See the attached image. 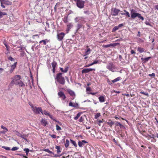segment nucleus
I'll return each mask as SVG.
<instances>
[{
  "mask_svg": "<svg viewBox=\"0 0 158 158\" xmlns=\"http://www.w3.org/2000/svg\"><path fill=\"white\" fill-rule=\"evenodd\" d=\"M19 149V148L18 147H15L12 148L11 149L12 151H15Z\"/></svg>",
  "mask_w": 158,
  "mask_h": 158,
  "instance_id": "obj_46",
  "label": "nucleus"
},
{
  "mask_svg": "<svg viewBox=\"0 0 158 158\" xmlns=\"http://www.w3.org/2000/svg\"><path fill=\"white\" fill-rule=\"evenodd\" d=\"M73 25L71 24V23H69L67 25V30L68 31H69V30L72 28L73 27Z\"/></svg>",
  "mask_w": 158,
  "mask_h": 158,
  "instance_id": "obj_27",
  "label": "nucleus"
},
{
  "mask_svg": "<svg viewBox=\"0 0 158 158\" xmlns=\"http://www.w3.org/2000/svg\"><path fill=\"white\" fill-rule=\"evenodd\" d=\"M69 106L75 107L77 108H78V104L77 103H73L72 102H70L69 103Z\"/></svg>",
  "mask_w": 158,
  "mask_h": 158,
  "instance_id": "obj_16",
  "label": "nucleus"
},
{
  "mask_svg": "<svg viewBox=\"0 0 158 158\" xmlns=\"http://www.w3.org/2000/svg\"><path fill=\"white\" fill-rule=\"evenodd\" d=\"M68 15H67V16H65L63 18V21L64 22L66 23L68 22Z\"/></svg>",
  "mask_w": 158,
  "mask_h": 158,
  "instance_id": "obj_32",
  "label": "nucleus"
},
{
  "mask_svg": "<svg viewBox=\"0 0 158 158\" xmlns=\"http://www.w3.org/2000/svg\"><path fill=\"white\" fill-rule=\"evenodd\" d=\"M116 125L117 126H119L120 128H123L124 126L118 122H117L116 123Z\"/></svg>",
  "mask_w": 158,
  "mask_h": 158,
  "instance_id": "obj_26",
  "label": "nucleus"
},
{
  "mask_svg": "<svg viewBox=\"0 0 158 158\" xmlns=\"http://www.w3.org/2000/svg\"><path fill=\"white\" fill-rule=\"evenodd\" d=\"M41 124L43 126H45L48 124L47 121L44 119L42 118L41 121Z\"/></svg>",
  "mask_w": 158,
  "mask_h": 158,
  "instance_id": "obj_20",
  "label": "nucleus"
},
{
  "mask_svg": "<svg viewBox=\"0 0 158 158\" xmlns=\"http://www.w3.org/2000/svg\"><path fill=\"white\" fill-rule=\"evenodd\" d=\"M70 141L71 143L72 144L75 148H76L77 147V145L75 141L70 139Z\"/></svg>",
  "mask_w": 158,
  "mask_h": 158,
  "instance_id": "obj_25",
  "label": "nucleus"
},
{
  "mask_svg": "<svg viewBox=\"0 0 158 158\" xmlns=\"http://www.w3.org/2000/svg\"><path fill=\"white\" fill-rule=\"evenodd\" d=\"M138 51L142 53L144 51V49L142 48L139 47L138 48Z\"/></svg>",
  "mask_w": 158,
  "mask_h": 158,
  "instance_id": "obj_35",
  "label": "nucleus"
},
{
  "mask_svg": "<svg viewBox=\"0 0 158 158\" xmlns=\"http://www.w3.org/2000/svg\"><path fill=\"white\" fill-rule=\"evenodd\" d=\"M110 121L107 122V123L108 125L110 127H112V125L114 124V122L110 121Z\"/></svg>",
  "mask_w": 158,
  "mask_h": 158,
  "instance_id": "obj_29",
  "label": "nucleus"
},
{
  "mask_svg": "<svg viewBox=\"0 0 158 158\" xmlns=\"http://www.w3.org/2000/svg\"><path fill=\"white\" fill-rule=\"evenodd\" d=\"M56 129L57 130H61V128L58 125H56Z\"/></svg>",
  "mask_w": 158,
  "mask_h": 158,
  "instance_id": "obj_47",
  "label": "nucleus"
},
{
  "mask_svg": "<svg viewBox=\"0 0 158 158\" xmlns=\"http://www.w3.org/2000/svg\"><path fill=\"white\" fill-rule=\"evenodd\" d=\"M65 35V34L63 32H61L58 34H57V39L59 41H61L63 39Z\"/></svg>",
  "mask_w": 158,
  "mask_h": 158,
  "instance_id": "obj_10",
  "label": "nucleus"
},
{
  "mask_svg": "<svg viewBox=\"0 0 158 158\" xmlns=\"http://www.w3.org/2000/svg\"><path fill=\"white\" fill-rule=\"evenodd\" d=\"M119 43H114V44H110L106 45H103L102 46L103 47L105 48H107L110 47H115L117 46L118 44H119Z\"/></svg>",
  "mask_w": 158,
  "mask_h": 158,
  "instance_id": "obj_13",
  "label": "nucleus"
},
{
  "mask_svg": "<svg viewBox=\"0 0 158 158\" xmlns=\"http://www.w3.org/2000/svg\"><path fill=\"white\" fill-rule=\"evenodd\" d=\"M55 148L57 149V152L58 154H59L61 152L60 148L59 146H56Z\"/></svg>",
  "mask_w": 158,
  "mask_h": 158,
  "instance_id": "obj_23",
  "label": "nucleus"
},
{
  "mask_svg": "<svg viewBox=\"0 0 158 158\" xmlns=\"http://www.w3.org/2000/svg\"><path fill=\"white\" fill-rule=\"evenodd\" d=\"M91 90V89L90 87H88L86 88V91H90Z\"/></svg>",
  "mask_w": 158,
  "mask_h": 158,
  "instance_id": "obj_54",
  "label": "nucleus"
},
{
  "mask_svg": "<svg viewBox=\"0 0 158 158\" xmlns=\"http://www.w3.org/2000/svg\"><path fill=\"white\" fill-rule=\"evenodd\" d=\"M84 13L85 14H89V12L88 10L85 11H84Z\"/></svg>",
  "mask_w": 158,
  "mask_h": 158,
  "instance_id": "obj_64",
  "label": "nucleus"
},
{
  "mask_svg": "<svg viewBox=\"0 0 158 158\" xmlns=\"http://www.w3.org/2000/svg\"><path fill=\"white\" fill-rule=\"evenodd\" d=\"M67 92L72 97V98H71V100H73L75 98L76 96L74 92L70 89H68Z\"/></svg>",
  "mask_w": 158,
  "mask_h": 158,
  "instance_id": "obj_8",
  "label": "nucleus"
},
{
  "mask_svg": "<svg viewBox=\"0 0 158 158\" xmlns=\"http://www.w3.org/2000/svg\"><path fill=\"white\" fill-rule=\"evenodd\" d=\"M2 148L5 149L6 150H10V148L9 147H6V146H2Z\"/></svg>",
  "mask_w": 158,
  "mask_h": 158,
  "instance_id": "obj_42",
  "label": "nucleus"
},
{
  "mask_svg": "<svg viewBox=\"0 0 158 158\" xmlns=\"http://www.w3.org/2000/svg\"><path fill=\"white\" fill-rule=\"evenodd\" d=\"M43 114H44L48 116L49 117L52 119H53L52 118V115H50L49 113L46 110H44L43 112Z\"/></svg>",
  "mask_w": 158,
  "mask_h": 158,
  "instance_id": "obj_18",
  "label": "nucleus"
},
{
  "mask_svg": "<svg viewBox=\"0 0 158 158\" xmlns=\"http://www.w3.org/2000/svg\"><path fill=\"white\" fill-rule=\"evenodd\" d=\"M86 47L87 48V50L85 51L84 55H83L84 56H86L89 54L90 53L91 49L90 48H88L89 46H87Z\"/></svg>",
  "mask_w": 158,
  "mask_h": 158,
  "instance_id": "obj_17",
  "label": "nucleus"
},
{
  "mask_svg": "<svg viewBox=\"0 0 158 158\" xmlns=\"http://www.w3.org/2000/svg\"><path fill=\"white\" fill-rule=\"evenodd\" d=\"M155 74L154 73H153L151 74H149V76H152L154 77H155Z\"/></svg>",
  "mask_w": 158,
  "mask_h": 158,
  "instance_id": "obj_58",
  "label": "nucleus"
},
{
  "mask_svg": "<svg viewBox=\"0 0 158 158\" xmlns=\"http://www.w3.org/2000/svg\"><path fill=\"white\" fill-rule=\"evenodd\" d=\"M122 79L121 77H118L117 78L114 79L113 80H112L111 81L113 83L118 81L119 80H120Z\"/></svg>",
  "mask_w": 158,
  "mask_h": 158,
  "instance_id": "obj_21",
  "label": "nucleus"
},
{
  "mask_svg": "<svg viewBox=\"0 0 158 158\" xmlns=\"http://www.w3.org/2000/svg\"><path fill=\"white\" fill-rule=\"evenodd\" d=\"M82 25L81 24H77V31H79V29L82 27Z\"/></svg>",
  "mask_w": 158,
  "mask_h": 158,
  "instance_id": "obj_38",
  "label": "nucleus"
},
{
  "mask_svg": "<svg viewBox=\"0 0 158 158\" xmlns=\"http://www.w3.org/2000/svg\"><path fill=\"white\" fill-rule=\"evenodd\" d=\"M119 29L118 26L114 27L112 29V32H114Z\"/></svg>",
  "mask_w": 158,
  "mask_h": 158,
  "instance_id": "obj_40",
  "label": "nucleus"
},
{
  "mask_svg": "<svg viewBox=\"0 0 158 158\" xmlns=\"http://www.w3.org/2000/svg\"><path fill=\"white\" fill-rule=\"evenodd\" d=\"M7 14L6 12H2L0 10V18L2 17L3 16L6 15Z\"/></svg>",
  "mask_w": 158,
  "mask_h": 158,
  "instance_id": "obj_33",
  "label": "nucleus"
},
{
  "mask_svg": "<svg viewBox=\"0 0 158 158\" xmlns=\"http://www.w3.org/2000/svg\"><path fill=\"white\" fill-rule=\"evenodd\" d=\"M148 137H149L150 138L154 139L155 137V136L154 134H152L151 135H148Z\"/></svg>",
  "mask_w": 158,
  "mask_h": 158,
  "instance_id": "obj_50",
  "label": "nucleus"
},
{
  "mask_svg": "<svg viewBox=\"0 0 158 158\" xmlns=\"http://www.w3.org/2000/svg\"><path fill=\"white\" fill-rule=\"evenodd\" d=\"M84 121V118L82 117H81L79 119V121L80 122H82Z\"/></svg>",
  "mask_w": 158,
  "mask_h": 158,
  "instance_id": "obj_51",
  "label": "nucleus"
},
{
  "mask_svg": "<svg viewBox=\"0 0 158 158\" xmlns=\"http://www.w3.org/2000/svg\"><path fill=\"white\" fill-rule=\"evenodd\" d=\"M140 133L143 136L146 138L148 137V134L146 133L145 131H143V132H141Z\"/></svg>",
  "mask_w": 158,
  "mask_h": 158,
  "instance_id": "obj_31",
  "label": "nucleus"
},
{
  "mask_svg": "<svg viewBox=\"0 0 158 158\" xmlns=\"http://www.w3.org/2000/svg\"><path fill=\"white\" fill-rule=\"evenodd\" d=\"M140 93L141 94H142L144 95H148V93H145V92H144L143 91H141L140 92Z\"/></svg>",
  "mask_w": 158,
  "mask_h": 158,
  "instance_id": "obj_55",
  "label": "nucleus"
},
{
  "mask_svg": "<svg viewBox=\"0 0 158 158\" xmlns=\"http://www.w3.org/2000/svg\"><path fill=\"white\" fill-rule=\"evenodd\" d=\"M7 131H6L5 130H4V131H1L0 133H2L3 134H5L6 132H7Z\"/></svg>",
  "mask_w": 158,
  "mask_h": 158,
  "instance_id": "obj_62",
  "label": "nucleus"
},
{
  "mask_svg": "<svg viewBox=\"0 0 158 158\" xmlns=\"http://www.w3.org/2000/svg\"><path fill=\"white\" fill-rule=\"evenodd\" d=\"M81 114V113L80 112L78 113L77 115V116L74 117V119L75 120H77L79 117L80 116Z\"/></svg>",
  "mask_w": 158,
  "mask_h": 158,
  "instance_id": "obj_36",
  "label": "nucleus"
},
{
  "mask_svg": "<svg viewBox=\"0 0 158 158\" xmlns=\"http://www.w3.org/2000/svg\"><path fill=\"white\" fill-rule=\"evenodd\" d=\"M58 95L60 98H62V100H64L66 98V97L62 91H60L58 93Z\"/></svg>",
  "mask_w": 158,
  "mask_h": 158,
  "instance_id": "obj_11",
  "label": "nucleus"
},
{
  "mask_svg": "<svg viewBox=\"0 0 158 158\" xmlns=\"http://www.w3.org/2000/svg\"><path fill=\"white\" fill-rule=\"evenodd\" d=\"M98 60H94L93 62L92 63L93 65L95 64L98 63Z\"/></svg>",
  "mask_w": 158,
  "mask_h": 158,
  "instance_id": "obj_57",
  "label": "nucleus"
},
{
  "mask_svg": "<svg viewBox=\"0 0 158 158\" xmlns=\"http://www.w3.org/2000/svg\"><path fill=\"white\" fill-rule=\"evenodd\" d=\"M122 12V11H120V10L116 8H114L112 9L111 14L112 16H115L118 15V14L119 12Z\"/></svg>",
  "mask_w": 158,
  "mask_h": 158,
  "instance_id": "obj_7",
  "label": "nucleus"
},
{
  "mask_svg": "<svg viewBox=\"0 0 158 158\" xmlns=\"http://www.w3.org/2000/svg\"><path fill=\"white\" fill-rule=\"evenodd\" d=\"M21 77L20 75H16L11 78L12 81L10 84H15L16 85H19V87H23L25 86L24 82L20 80Z\"/></svg>",
  "mask_w": 158,
  "mask_h": 158,
  "instance_id": "obj_1",
  "label": "nucleus"
},
{
  "mask_svg": "<svg viewBox=\"0 0 158 158\" xmlns=\"http://www.w3.org/2000/svg\"><path fill=\"white\" fill-rule=\"evenodd\" d=\"M27 136L26 135H25V134L22 135L21 134L20 137H21V138L24 139L25 138V137H27Z\"/></svg>",
  "mask_w": 158,
  "mask_h": 158,
  "instance_id": "obj_44",
  "label": "nucleus"
},
{
  "mask_svg": "<svg viewBox=\"0 0 158 158\" xmlns=\"http://www.w3.org/2000/svg\"><path fill=\"white\" fill-rule=\"evenodd\" d=\"M107 82L109 84L111 85L112 84V83L111 82V81H110V80L109 79H108L107 80Z\"/></svg>",
  "mask_w": 158,
  "mask_h": 158,
  "instance_id": "obj_61",
  "label": "nucleus"
},
{
  "mask_svg": "<svg viewBox=\"0 0 158 158\" xmlns=\"http://www.w3.org/2000/svg\"><path fill=\"white\" fill-rule=\"evenodd\" d=\"M69 142L68 139H66V143H65L64 145L66 148H67L69 146Z\"/></svg>",
  "mask_w": 158,
  "mask_h": 158,
  "instance_id": "obj_28",
  "label": "nucleus"
},
{
  "mask_svg": "<svg viewBox=\"0 0 158 158\" xmlns=\"http://www.w3.org/2000/svg\"><path fill=\"white\" fill-rule=\"evenodd\" d=\"M131 54H135V52L133 50H131Z\"/></svg>",
  "mask_w": 158,
  "mask_h": 158,
  "instance_id": "obj_63",
  "label": "nucleus"
},
{
  "mask_svg": "<svg viewBox=\"0 0 158 158\" xmlns=\"http://www.w3.org/2000/svg\"><path fill=\"white\" fill-rule=\"evenodd\" d=\"M4 44L5 46H6V47L7 50H8V49H9V46L8 45H7V44H6L4 43Z\"/></svg>",
  "mask_w": 158,
  "mask_h": 158,
  "instance_id": "obj_60",
  "label": "nucleus"
},
{
  "mask_svg": "<svg viewBox=\"0 0 158 158\" xmlns=\"http://www.w3.org/2000/svg\"><path fill=\"white\" fill-rule=\"evenodd\" d=\"M68 67H66L64 70L62 68H60V69L62 72L65 73L67 72L68 70Z\"/></svg>",
  "mask_w": 158,
  "mask_h": 158,
  "instance_id": "obj_22",
  "label": "nucleus"
},
{
  "mask_svg": "<svg viewBox=\"0 0 158 158\" xmlns=\"http://www.w3.org/2000/svg\"><path fill=\"white\" fill-rule=\"evenodd\" d=\"M33 111L35 113L39 114H40V112H41L42 114H43V110L41 107H33Z\"/></svg>",
  "mask_w": 158,
  "mask_h": 158,
  "instance_id": "obj_6",
  "label": "nucleus"
},
{
  "mask_svg": "<svg viewBox=\"0 0 158 158\" xmlns=\"http://www.w3.org/2000/svg\"><path fill=\"white\" fill-rule=\"evenodd\" d=\"M3 3L6 5H11V2L8 0H5L3 2Z\"/></svg>",
  "mask_w": 158,
  "mask_h": 158,
  "instance_id": "obj_24",
  "label": "nucleus"
},
{
  "mask_svg": "<svg viewBox=\"0 0 158 158\" xmlns=\"http://www.w3.org/2000/svg\"><path fill=\"white\" fill-rule=\"evenodd\" d=\"M106 68L109 69L110 71H111L112 72L115 71V66L113 64L112 62L110 63L106 66Z\"/></svg>",
  "mask_w": 158,
  "mask_h": 158,
  "instance_id": "obj_4",
  "label": "nucleus"
},
{
  "mask_svg": "<svg viewBox=\"0 0 158 158\" xmlns=\"http://www.w3.org/2000/svg\"><path fill=\"white\" fill-rule=\"evenodd\" d=\"M151 58V57H148L144 58V60L145 61V62H147Z\"/></svg>",
  "mask_w": 158,
  "mask_h": 158,
  "instance_id": "obj_48",
  "label": "nucleus"
},
{
  "mask_svg": "<svg viewBox=\"0 0 158 158\" xmlns=\"http://www.w3.org/2000/svg\"><path fill=\"white\" fill-rule=\"evenodd\" d=\"M98 93L97 92H96L95 93L90 92V93H89V94L94 95H95L96 94H98Z\"/></svg>",
  "mask_w": 158,
  "mask_h": 158,
  "instance_id": "obj_56",
  "label": "nucleus"
},
{
  "mask_svg": "<svg viewBox=\"0 0 158 158\" xmlns=\"http://www.w3.org/2000/svg\"><path fill=\"white\" fill-rule=\"evenodd\" d=\"M75 20L81 23H84L85 22V18L83 17H77L75 18Z\"/></svg>",
  "mask_w": 158,
  "mask_h": 158,
  "instance_id": "obj_9",
  "label": "nucleus"
},
{
  "mask_svg": "<svg viewBox=\"0 0 158 158\" xmlns=\"http://www.w3.org/2000/svg\"><path fill=\"white\" fill-rule=\"evenodd\" d=\"M85 2L81 0H78L77 1V6L80 8H82L84 6Z\"/></svg>",
  "mask_w": 158,
  "mask_h": 158,
  "instance_id": "obj_5",
  "label": "nucleus"
},
{
  "mask_svg": "<svg viewBox=\"0 0 158 158\" xmlns=\"http://www.w3.org/2000/svg\"><path fill=\"white\" fill-rule=\"evenodd\" d=\"M131 18L130 19H134L135 18L137 17L139 19L143 21L144 19L143 17L141 16V15L139 13L135 12V11L133 9L131 10Z\"/></svg>",
  "mask_w": 158,
  "mask_h": 158,
  "instance_id": "obj_2",
  "label": "nucleus"
},
{
  "mask_svg": "<svg viewBox=\"0 0 158 158\" xmlns=\"http://www.w3.org/2000/svg\"><path fill=\"white\" fill-rule=\"evenodd\" d=\"M54 139H55L57 137V136L55 135H50Z\"/></svg>",
  "mask_w": 158,
  "mask_h": 158,
  "instance_id": "obj_53",
  "label": "nucleus"
},
{
  "mask_svg": "<svg viewBox=\"0 0 158 158\" xmlns=\"http://www.w3.org/2000/svg\"><path fill=\"white\" fill-rule=\"evenodd\" d=\"M52 68H55L57 65V63L56 61H53L52 63Z\"/></svg>",
  "mask_w": 158,
  "mask_h": 158,
  "instance_id": "obj_30",
  "label": "nucleus"
},
{
  "mask_svg": "<svg viewBox=\"0 0 158 158\" xmlns=\"http://www.w3.org/2000/svg\"><path fill=\"white\" fill-rule=\"evenodd\" d=\"M100 116L101 114L100 113H97L95 115V118L97 119Z\"/></svg>",
  "mask_w": 158,
  "mask_h": 158,
  "instance_id": "obj_41",
  "label": "nucleus"
},
{
  "mask_svg": "<svg viewBox=\"0 0 158 158\" xmlns=\"http://www.w3.org/2000/svg\"><path fill=\"white\" fill-rule=\"evenodd\" d=\"M98 99L99 100V102H104L106 100L105 97L103 96H100L98 98Z\"/></svg>",
  "mask_w": 158,
  "mask_h": 158,
  "instance_id": "obj_19",
  "label": "nucleus"
},
{
  "mask_svg": "<svg viewBox=\"0 0 158 158\" xmlns=\"http://www.w3.org/2000/svg\"><path fill=\"white\" fill-rule=\"evenodd\" d=\"M62 73H57L55 77V79L60 84L62 85H64L65 81L64 78L62 77Z\"/></svg>",
  "mask_w": 158,
  "mask_h": 158,
  "instance_id": "obj_3",
  "label": "nucleus"
},
{
  "mask_svg": "<svg viewBox=\"0 0 158 158\" xmlns=\"http://www.w3.org/2000/svg\"><path fill=\"white\" fill-rule=\"evenodd\" d=\"M123 10L124 12H125V15L128 18L130 16L129 13L125 10Z\"/></svg>",
  "mask_w": 158,
  "mask_h": 158,
  "instance_id": "obj_34",
  "label": "nucleus"
},
{
  "mask_svg": "<svg viewBox=\"0 0 158 158\" xmlns=\"http://www.w3.org/2000/svg\"><path fill=\"white\" fill-rule=\"evenodd\" d=\"M95 71V69H94L89 68V69H83L81 72L82 73H87L89 72L90 71Z\"/></svg>",
  "mask_w": 158,
  "mask_h": 158,
  "instance_id": "obj_12",
  "label": "nucleus"
},
{
  "mask_svg": "<svg viewBox=\"0 0 158 158\" xmlns=\"http://www.w3.org/2000/svg\"><path fill=\"white\" fill-rule=\"evenodd\" d=\"M1 128L3 129H4L6 130V131H8V129L6 127H4L2 125L1 126Z\"/></svg>",
  "mask_w": 158,
  "mask_h": 158,
  "instance_id": "obj_49",
  "label": "nucleus"
},
{
  "mask_svg": "<svg viewBox=\"0 0 158 158\" xmlns=\"http://www.w3.org/2000/svg\"><path fill=\"white\" fill-rule=\"evenodd\" d=\"M44 151L47 152L50 154L52 153V152L49 150L48 149H45L44 150Z\"/></svg>",
  "mask_w": 158,
  "mask_h": 158,
  "instance_id": "obj_39",
  "label": "nucleus"
},
{
  "mask_svg": "<svg viewBox=\"0 0 158 158\" xmlns=\"http://www.w3.org/2000/svg\"><path fill=\"white\" fill-rule=\"evenodd\" d=\"M8 59L10 60L11 61H14L15 60V59L13 58L11 56H10L8 58Z\"/></svg>",
  "mask_w": 158,
  "mask_h": 158,
  "instance_id": "obj_45",
  "label": "nucleus"
},
{
  "mask_svg": "<svg viewBox=\"0 0 158 158\" xmlns=\"http://www.w3.org/2000/svg\"><path fill=\"white\" fill-rule=\"evenodd\" d=\"M3 2H1V6L3 8H5V6L3 4Z\"/></svg>",
  "mask_w": 158,
  "mask_h": 158,
  "instance_id": "obj_59",
  "label": "nucleus"
},
{
  "mask_svg": "<svg viewBox=\"0 0 158 158\" xmlns=\"http://www.w3.org/2000/svg\"><path fill=\"white\" fill-rule=\"evenodd\" d=\"M17 64V62H15L14 64H12L11 66H10L11 68L10 70V73H12L13 72L14 69L16 67Z\"/></svg>",
  "mask_w": 158,
  "mask_h": 158,
  "instance_id": "obj_15",
  "label": "nucleus"
},
{
  "mask_svg": "<svg viewBox=\"0 0 158 158\" xmlns=\"http://www.w3.org/2000/svg\"><path fill=\"white\" fill-rule=\"evenodd\" d=\"M88 142L85 140H82L81 141H79L78 142V145L79 147H81L84 144L87 143Z\"/></svg>",
  "mask_w": 158,
  "mask_h": 158,
  "instance_id": "obj_14",
  "label": "nucleus"
},
{
  "mask_svg": "<svg viewBox=\"0 0 158 158\" xmlns=\"http://www.w3.org/2000/svg\"><path fill=\"white\" fill-rule=\"evenodd\" d=\"M23 151L25 152L26 155L27 156L30 151L29 149L28 148H24L23 149Z\"/></svg>",
  "mask_w": 158,
  "mask_h": 158,
  "instance_id": "obj_37",
  "label": "nucleus"
},
{
  "mask_svg": "<svg viewBox=\"0 0 158 158\" xmlns=\"http://www.w3.org/2000/svg\"><path fill=\"white\" fill-rule=\"evenodd\" d=\"M43 43V44L44 45H45L46 44V43L45 42V41H44V40H42L39 42V43L40 44L41 43Z\"/></svg>",
  "mask_w": 158,
  "mask_h": 158,
  "instance_id": "obj_52",
  "label": "nucleus"
},
{
  "mask_svg": "<svg viewBox=\"0 0 158 158\" xmlns=\"http://www.w3.org/2000/svg\"><path fill=\"white\" fill-rule=\"evenodd\" d=\"M15 132L16 133V135L20 137L21 135V134L19 132L17 131H15Z\"/></svg>",
  "mask_w": 158,
  "mask_h": 158,
  "instance_id": "obj_43",
  "label": "nucleus"
}]
</instances>
